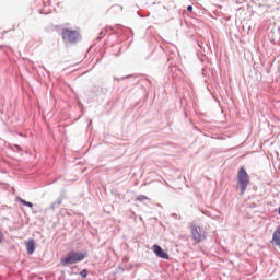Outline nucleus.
<instances>
[{
	"instance_id": "obj_11",
	"label": "nucleus",
	"mask_w": 280,
	"mask_h": 280,
	"mask_svg": "<svg viewBox=\"0 0 280 280\" xmlns=\"http://www.w3.org/2000/svg\"><path fill=\"white\" fill-rule=\"evenodd\" d=\"M106 32H108V30L101 31L98 37L96 38V40H102V38H104V36H106Z\"/></svg>"
},
{
	"instance_id": "obj_14",
	"label": "nucleus",
	"mask_w": 280,
	"mask_h": 280,
	"mask_svg": "<svg viewBox=\"0 0 280 280\" xmlns=\"http://www.w3.org/2000/svg\"><path fill=\"white\" fill-rule=\"evenodd\" d=\"M57 208H58V205L56 202H52L50 206V209H57Z\"/></svg>"
},
{
	"instance_id": "obj_12",
	"label": "nucleus",
	"mask_w": 280,
	"mask_h": 280,
	"mask_svg": "<svg viewBox=\"0 0 280 280\" xmlns=\"http://www.w3.org/2000/svg\"><path fill=\"white\" fill-rule=\"evenodd\" d=\"M55 203H57V206H58V205H62V197H59V198L55 201Z\"/></svg>"
},
{
	"instance_id": "obj_7",
	"label": "nucleus",
	"mask_w": 280,
	"mask_h": 280,
	"mask_svg": "<svg viewBox=\"0 0 280 280\" xmlns=\"http://www.w3.org/2000/svg\"><path fill=\"white\" fill-rule=\"evenodd\" d=\"M19 201L21 202V205H24V207H30V209L34 207V203L26 201L25 199L19 198Z\"/></svg>"
},
{
	"instance_id": "obj_2",
	"label": "nucleus",
	"mask_w": 280,
	"mask_h": 280,
	"mask_svg": "<svg viewBox=\"0 0 280 280\" xmlns=\"http://www.w3.org/2000/svg\"><path fill=\"white\" fill-rule=\"evenodd\" d=\"M86 253L84 252H69L63 258H61L62 266H73L79 261L84 260Z\"/></svg>"
},
{
	"instance_id": "obj_6",
	"label": "nucleus",
	"mask_w": 280,
	"mask_h": 280,
	"mask_svg": "<svg viewBox=\"0 0 280 280\" xmlns=\"http://www.w3.org/2000/svg\"><path fill=\"white\" fill-rule=\"evenodd\" d=\"M26 250L28 255H34V252L36 250V243L34 238H30L26 243Z\"/></svg>"
},
{
	"instance_id": "obj_16",
	"label": "nucleus",
	"mask_w": 280,
	"mask_h": 280,
	"mask_svg": "<svg viewBox=\"0 0 280 280\" xmlns=\"http://www.w3.org/2000/svg\"><path fill=\"white\" fill-rule=\"evenodd\" d=\"M126 78H129V77H124L122 80H126Z\"/></svg>"
},
{
	"instance_id": "obj_9",
	"label": "nucleus",
	"mask_w": 280,
	"mask_h": 280,
	"mask_svg": "<svg viewBox=\"0 0 280 280\" xmlns=\"http://www.w3.org/2000/svg\"><path fill=\"white\" fill-rule=\"evenodd\" d=\"M11 150L13 152H23V149L19 144H14L13 147H11Z\"/></svg>"
},
{
	"instance_id": "obj_1",
	"label": "nucleus",
	"mask_w": 280,
	"mask_h": 280,
	"mask_svg": "<svg viewBox=\"0 0 280 280\" xmlns=\"http://www.w3.org/2000/svg\"><path fill=\"white\" fill-rule=\"evenodd\" d=\"M56 32H60L62 36L63 43L66 45H75L82 40V35L80 34V31L78 30H71L65 27V24L61 25H55Z\"/></svg>"
},
{
	"instance_id": "obj_4",
	"label": "nucleus",
	"mask_w": 280,
	"mask_h": 280,
	"mask_svg": "<svg viewBox=\"0 0 280 280\" xmlns=\"http://www.w3.org/2000/svg\"><path fill=\"white\" fill-rule=\"evenodd\" d=\"M191 235L195 242H205L207 240V236H205L202 228H198L196 225H191Z\"/></svg>"
},
{
	"instance_id": "obj_8",
	"label": "nucleus",
	"mask_w": 280,
	"mask_h": 280,
	"mask_svg": "<svg viewBox=\"0 0 280 280\" xmlns=\"http://www.w3.org/2000/svg\"><path fill=\"white\" fill-rule=\"evenodd\" d=\"M136 200H138V202H144V200H148V197L145 195H138Z\"/></svg>"
},
{
	"instance_id": "obj_13",
	"label": "nucleus",
	"mask_w": 280,
	"mask_h": 280,
	"mask_svg": "<svg viewBox=\"0 0 280 280\" xmlns=\"http://www.w3.org/2000/svg\"><path fill=\"white\" fill-rule=\"evenodd\" d=\"M187 12H194V7L192 5H188L187 7Z\"/></svg>"
},
{
	"instance_id": "obj_5",
	"label": "nucleus",
	"mask_w": 280,
	"mask_h": 280,
	"mask_svg": "<svg viewBox=\"0 0 280 280\" xmlns=\"http://www.w3.org/2000/svg\"><path fill=\"white\" fill-rule=\"evenodd\" d=\"M152 250L160 259H170V255L165 253V250H163V247H161L160 245H153Z\"/></svg>"
},
{
	"instance_id": "obj_15",
	"label": "nucleus",
	"mask_w": 280,
	"mask_h": 280,
	"mask_svg": "<svg viewBox=\"0 0 280 280\" xmlns=\"http://www.w3.org/2000/svg\"><path fill=\"white\" fill-rule=\"evenodd\" d=\"M1 242H3V233L0 230V244H1Z\"/></svg>"
},
{
	"instance_id": "obj_3",
	"label": "nucleus",
	"mask_w": 280,
	"mask_h": 280,
	"mask_svg": "<svg viewBox=\"0 0 280 280\" xmlns=\"http://www.w3.org/2000/svg\"><path fill=\"white\" fill-rule=\"evenodd\" d=\"M237 180L241 189V195L244 196V194H246V189H248V185H250V177L248 176L246 168H240Z\"/></svg>"
},
{
	"instance_id": "obj_10",
	"label": "nucleus",
	"mask_w": 280,
	"mask_h": 280,
	"mask_svg": "<svg viewBox=\"0 0 280 280\" xmlns=\"http://www.w3.org/2000/svg\"><path fill=\"white\" fill-rule=\"evenodd\" d=\"M80 277H82V279H86V277H89V270H86V269L81 270Z\"/></svg>"
}]
</instances>
